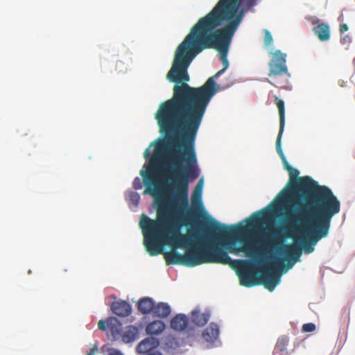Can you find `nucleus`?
<instances>
[{
  "instance_id": "a878e982",
  "label": "nucleus",
  "mask_w": 355,
  "mask_h": 355,
  "mask_svg": "<svg viewBox=\"0 0 355 355\" xmlns=\"http://www.w3.org/2000/svg\"><path fill=\"white\" fill-rule=\"evenodd\" d=\"M107 355H123L119 349L110 348L107 349Z\"/></svg>"
},
{
  "instance_id": "7ed1b4c3",
  "label": "nucleus",
  "mask_w": 355,
  "mask_h": 355,
  "mask_svg": "<svg viewBox=\"0 0 355 355\" xmlns=\"http://www.w3.org/2000/svg\"><path fill=\"white\" fill-rule=\"evenodd\" d=\"M279 114V130L276 140V150L284 168L289 173L286 186L277 194V206L287 208L298 206L318 225L322 232L328 234L331 218L339 213L340 202L331 189L320 186L309 176L299 177V171L289 165L282 149V137L285 125L284 102L274 96Z\"/></svg>"
},
{
  "instance_id": "7c9ffc66",
  "label": "nucleus",
  "mask_w": 355,
  "mask_h": 355,
  "mask_svg": "<svg viewBox=\"0 0 355 355\" xmlns=\"http://www.w3.org/2000/svg\"><path fill=\"white\" fill-rule=\"evenodd\" d=\"M146 354L145 355H162V354L160 352H150V353H145Z\"/></svg>"
},
{
  "instance_id": "b1692460",
  "label": "nucleus",
  "mask_w": 355,
  "mask_h": 355,
  "mask_svg": "<svg viewBox=\"0 0 355 355\" xmlns=\"http://www.w3.org/2000/svg\"><path fill=\"white\" fill-rule=\"evenodd\" d=\"M315 330V325L313 323H306L302 326V331L313 332Z\"/></svg>"
},
{
  "instance_id": "9b49d317",
  "label": "nucleus",
  "mask_w": 355,
  "mask_h": 355,
  "mask_svg": "<svg viewBox=\"0 0 355 355\" xmlns=\"http://www.w3.org/2000/svg\"><path fill=\"white\" fill-rule=\"evenodd\" d=\"M189 324L188 317L182 313H179L175 315L170 322V326L172 329L175 331H184Z\"/></svg>"
},
{
  "instance_id": "c756f323",
  "label": "nucleus",
  "mask_w": 355,
  "mask_h": 355,
  "mask_svg": "<svg viewBox=\"0 0 355 355\" xmlns=\"http://www.w3.org/2000/svg\"><path fill=\"white\" fill-rule=\"evenodd\" d=\"M348 30V26L346 24H342L340 26V32L341 33L346 32Z\"/></svg>"
},
{
  "instance_id": "f3484780",
  "label": "nucleus",
  "mask_w": 355,
  "mask_h": 355,
  "mask_svg": "<svg viewBox=\"0 0 355 355\" xmlns=\"http://www.w3.org/2000/svg\"><path fill=\"white\" fill-rule=\"evenodd\" d=\"M171 313V306L166 302H159L155 304L153 314L155 317L159 318H166Z\"/></svg>"
},
{
  "instance_id": "dca6fc26",
  "label": "nucleus",
  "mask_w": 355,
  "mask_h": 355,
  "mask_svg": "<svg viewBox=\"0 0 355 355\" xmlns=\"http://www.w3.org/2000/svg\"><path fill=\"white\" fill-rule=\"evenodd\" d=\"M125 343L134 342L139 338V329L133 325L128 326L121 335Z\"/></svg>"
},
{
  "instance_id": "393cba45",
  "label": "nucleus",
  "mask_w": 355,
  "mask_h": 355,
  "mask_svg": "<svg viewBox=\"0 0 355 355\" xmlns=\"http://www.w3.org/2000/svg\"><path fill=\"white\" fill-rule=\"evenodd\" d=\"M143 183L141 180V179L138 177L135 178L133 182H132V187L135 189L138 190L141 189L142 188Z\"/></svg>"
},
{
  "instance_id": "4be33fe9",
  "label": "nucleus",
  "mask_w": 355,
  "mask_h": 355,
  "mask_svg": "<svg viewBox=\"0 0 355 355\" xmlns=\"http://www.w3.org/2000/svg\"><path fill=\"white\" fill-rule=\"evenodd\" d=\"M264 45L265 46H269L272 44V37L269 31L265 30L264 31Z\"/></svg>"
},
{
  "instance_id": "20e7f679",
  "label": "nucleus",
  "mask_w": 355,
  "mask_h": 355,
  "mask_svg": "<svg viewBox=\"0 0 355 355\" xmlns=\"http://www.w3.org/2000/svg\"><path fill=\"white\" fill-rule=\"evenodd\" d=\"M178 249L170 254L172 263L187 267L214 263L228 265L238 275L240 284L255 286L253 275V247L246 245H173Z\"/></svg>"
},
{
  "instance_id": "4468645a",
  "label": "nucleus",
  "mask_w": 355,
  "mask_h": 355,
  "mask_svg": "<svg viewBox=\"0 0 355 355\" xmlns=\"http://www.w3.org/2000/svg\"><path fill=\"white\" fill-rule=\"evenodd\" d=\"M288 343L289 338L287 336L279 337L274 347L272 355H287L288 352L286 347Z\"/></svg>"
},
{
  "instance_id": "cd10ccee",
  "label": "nucleus",
  "mask_w": 355,
  "mask_h": 355,
  "mask_svg": "<svg viewBox=\"0 0 355 355\" xmlns=\"http://www.w3.org/2000/svg\"><path fill=\"white\" fill-rule=\"evenodd\" d=\"M98 329L102 331L106 330V323L105 321L103 320H101L98 323Z\"/></svg>"
},
{
  "instance_id": "1a4fd4ad",
  "label": "nucleus",
  "mask_w": 355,
  "mask_h": 355,
  "mask_svg": "<svg viewBox=\"0 0 355 355\" xmlns=\"http://www.w3.org/2000/svg\"><path fill=\"white\" fill-rule=\"evenodd\" d=\"M159 345V340L155 337H148L141 340L137 346L138 354L150 353L154 352Z\"/></svg>"
},
{
  "instance_id": "0eeeda50",
  "label": "nucleus",
  "mask_w": 355,
  "mask_h": 355,
  "mask_svg": "<svg viewBox=\"0 0 355 355\" xmlns=\"http://www.w3.org/2000/svg\"><path fill=\"white\" fill-rule=\"evenodd\" d=\"M272 54V59L268 64L270 79L268 81L277 87H285L291 76L286 64V55L279 50H276Z\"/></svg>"
},
{
  "instance_id": "473e14b6",
  "label": "nucleus",
  "mask_w": 355,
  "mask_h": 355,
  "mask_svg": "<svg viewBox=\"0 0 355 355\" xmlns=\"http://www.w3.org/2000/svg\"><path fill=\"white\" fill-rule=\"evenodd\" d=\"M338 85L340 87H345V82L343 80H338Z\"/></svg>"
},
{
  "instance_id": "f8f14e48",
  "label": "nucleus",
  "mask_w": 355,
  "mask_h": 355,
  "mask_svg": "<svg viewBox=\"0 0 355 355\" xmlns=\"http://www.w3.org/2000/svg\"><path fill=\"white\" fill-rule=\"evenodd\" d=\"M166 329L165 323L159 320H153L149 322L146 327V332L148 335L153 337L154 336H159Z\"/></svg>"
},
{
  "instance_id": "6e6552de",
  "label": "nucleus",
  "mask_w": 355,
  "mask_h": 355,
  "mask_svg": "<svg viewBox=\"0 0 355 355\" xmlns=\"http://www.w3.org/2000/svg\"><path fill=\"white\" fill-rule=\"evenodd\" d=\"M145 247L146 252L150 256L164 254L167 265H178V263L171 262L173 259L170 256L173 252L179 251L178 248L173 245H145Z\"/></svg>"
},
{
  "instance_id": "f03ea898",
  "label": "nucleus",
  "mask_w": 355,
  "mask_h": 355,
  "mask_svg": "<svg viewBox=\"0 0 355 355\" xmlns=\"http://www.w3.org/2000/svg\"><path fill=\"white\" fill-rule=\"evenodd\" d=\"M232 37L195 24L175 51L167 79L175 83L171 98L155 117L159 126L183 132L184 151L193 155V142L207 107L217 92L215 78L229 67Z\"/></svg>"
},
{
  "instance_id": "f257e3e1",
  "label": "nucleus",
  "mask_w": 355,
  "mask_h": 355,
  "mask_svg": "<svg viewBox=\"0 0 355 355\" xmlns=\"http://www.w3.org/2000/svg\"><path fill=\"white\" fill-rule=\"evenodd\" d=\"M165 139L155 144L146 171L140 175L145 193L155 200L156 218L139 217L144 244H316L327 234L298 206L286 210L273 200L268 206L233 225L211 219L202 228L196 219L203 210V178L197 183L188 209L189 183L199 176L193 142V155L183 150L184 135L173 128L159 126Z\"/></svg>"
},
{
  "instance_id": "ddd939ff",
  "label": "nucleus",
  "mask_w": 355,
  "mask_h": 355,
  "mask_svg": "<svg viewBox=\"0 0 355 355\" xmlns=\"http://www.w3.org/2000/svg\"><path fill=\"white\" fill-rule=\"evenodd\" d=\"M313 31L321 42H326L330 39V27L326 23H320L314 26Z\"/></svg>"
},
{
  "instance_id": "2f4dec72",
  "label": "nucleus",
  "mask_w": 355,
  "mask_h": 355,
  "mask_svg": "<svg viewBox=\"0 0 355 355\" xmlns=\"http://www.w3.org/2000/svg\"><path fill=\"white\" fill-rule=\"evenodd\" d=\"M144 156L146 158H148L150 156V149L147 148L144 152Z\"/></svg>"
},
{
  "instance_id": "a211bd4d",
  "label": "nucleus",
  "mask_w": 355,
  "mask_h": 355,
  "mask_svg": "<svg viewBox=\"0 0 355 355\" xmlns=\"http://www.w3.org/2000/svg\"><path fill=\"white\" fill-rule=\"evenodd\" d=\"M107 326L112 338L117 340L121 335L122 324L120 321L114 317H111L107 320Z\"/></svg>"
},
{
  "instance_id": "bb28decb",
  "label": "nucleus",
  "mask_w": 355,
  "mask_h": 355,
  "mask_svg": "<svg viewBox=\"0 0 355 355\" xmlns=\"http://www.w3.org/2000/svg\"><path fill=\"white\" fill-rule=\"evenodd\" d=\"M98 351L97 345H94L92 347L86 352V355H95L96 352Z\"/></svg>"
},
{
  "instance_id": "6ab92c4d",
  "label": "nucleus",
  "mask_w": 355,
  "mask_h": 355,
  "mask_svg": "<svg viewBox=\"0 0 355 355\" xmlns=\"http://www.w3.org/2000/svg\"><path fill=\"white\" fill-rule=\"evenodd\" d=\"M191 321L192 322L198 326H205L210 318V314L208 312L202 313L199 310H194L191 313Z\"/></svg>"
},
{
  "instance_id": "9d476101",
  "label": "nucleus",
  "mask_w": 355,
  "mask_h": 355,
  "mask_svg": "<svg viewBox=\"0 0 355 355\" xmlns=\"http://www.w3.org/2000/svg\"><path fill=\"white\" fill-rule=\"evenodd\" d=\"M111 310L114 314L120 317H127L132 312V306L126 301L119 300L112 303Z\"/></svg>"
},
{
  "instance_id": "2eb2a0df",
  "label": "nucleus",
  "mask_w": 355,
  "mask_h": 355,
  "mask_svg": "<svg viewBox=\"0 0 355 355\" xmlns=\"http://www.w3.org/2000/svg\"><path fill=\"white\" fill-rule=\"evenodd\" d=\"M219 334L218 326L215 323H211L202 332V336L203 339L209 343L214 342Z\"/></svg>"
},
{
  "instance_id": "5701e85b",
  "label": "nucleus",
  "mask_w": 355,
  "mask_h": 355,
  "mask_svg": "<svg viewBox=\"0 0 355 355\" xmlns=\"http://www.w3.org/2000/svg\"><path fill=\"white\" fill-rule=\"evenodd\" d=\"M130 200L135 205H137L140 200V196L136 192H131L129 195Z\"/></svg>"
},
{
  "instance_id": "c85d7f7f",
  "label": "nucleus",
  "mask_w": 355,
  "mask_h": 355,
  "mask_svg": "<svg viewBox=\"0 0 355 355\" xmlns=\"http://www.w3.org/2000/svg\"><path fill=\"white\" fill-rule=\"evenodd\" d=\"M340 42L343 44L349 43L351 42V39L348 35H345L341 38Z\"/></svg>"
},
{
  "instance_id": "aec40b11",
  "label": "nucleus",
  "mask_w": 355,
  "mask_h": 355,
  "mask_svg": "<svg viewBox=\"0 0 355 355\" xmlns=\"http://www.w3.org/2000/svg\"><path fill=\"white\" fill-rule=\"evenodd\" d=\"M155 302L151 297L141 298L138 303V310L143 314H148L153 311Z\"/></svg>"
},
{
  "instance_id": "39448f33",
  "label": "nucleus",
  "mask_w": 355,
  "mask_h": 355,
  "mask_svg": "<svg viewBox=\"0 0 355 355\" xmlns=\"http://www.w3.org/2000/svg\"><path fill=\"white\" fill-rule=\"evenodd\" d=\"M288 245H253V275L255 286L272 291L279 284V272L286 273L301 262L300 251Z\"/></svg>"
},
{
  "instance_id": "412c9836",
  "label": "nucleus",
  "mask_w": 355,
  "mask_h": 355,
  "mask_svg": "<svg viewBox=\"0 0 355 355\" xmlns=\"http://www.w3.org/2000/svg\"><path fill=\"white\" fill-rule=\"evenodd\" d=\"M295 247H297V248L300 251V257L303 253L305 254H309L315 250V245H296Z\"/></svg>"
},
{
  "instance_id": "423d86ee",
  "label": "nucleus",
  "mask_w": 355,
  "mask_h": 355,
  "mask_svg": "<svg viewBox=\"0 0 355 355\" xmlns=\"http://www.w3.org/2000/svg\"><path fill=\"white\" fill-rule=\"evenodd\" d=\"M259 0H219L212 10L196 24L233 37L245 12Z\"/></svg>"
}]
</instances>
